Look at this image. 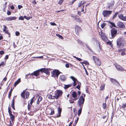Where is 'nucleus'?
Masks as SVG:
<instances>
[{
  "mask_svg": "<svg viewBox=\"0 0 126 126\" xmlns=\"http://www.w3.org/2000/svg\"><path fill=\"white\" fill-rule=\"evenodd\" d=\"M124 46L123 41L121 39L119 38L117 41V46L118 48H122Z\"/></svg>",
  "mask_w": 126,
  "mask_h": 126,
  "instance_id": "1",
  "label": "nucleus"
},
{
  "mask_svg": "<svg viewBox=\"0 0 126 126\" xmlns=\"http://www.w3.org/2000/svg\"><path fill=\"white\" fill-rule=\"evenodd\" d=\"M85 100L84 98L82 97H80L78 101V105L79 107H82Z\"/></svg>",
  "mask_w": 126,
  "mask_h": 126,
  "instance_id": "2",
  "label": "nucleus"
},
{
  "mask_svg": "<svg viewBox=\"0 0 126 126\" xmlns=\"http://www.w3.org/2000/svg\"><path fill=\"white\" fill-rule=\"evenodd\" d=\"M29 92L28 91L26 92L25 91H24L21 93V95L23 98H27L29 97Z\"/></svg>",
  "mask_w": 126,
  "mask_h": 126,
  "instance_id": "3",
  "label": "nucleus"
},
{
  "mask_svg": "<svg viewBox=\"0 0 126 126\" xmlns=\"http://www.w3.org/2000/svg\"><path fill=\"white\" fill-rule=\"evenodd\" d=\"M61 73L59 70H53L52 73V77L58 78L59 74Z\"/></svg>",
  "mask_w": 126,
  "mask_h": 126,
  "instance_id": "4",
  "label": "nucleus"
},
{
  "mask_svg": "<svg viewBox=\"0 0 126 126\" xmlns=\"http://www.w3.org/2000/svg\"><path fill=\"white\" fill-rule=\"evenodd\" d=\"M112 12L111 11L104 10L102 12V14L104 17H108L111 14Z\"/></svg>",
  "mask_w": 126,
  "mask_h": 126,
  "instance_id": "5",
  "label": "nucleus"
},
{
  "mask_svg": "<svg viewBox=\"0 0 126 126\" xmlns=\"http://www.w3.org/2000/svg\"><path fill=\"white\" fill-rule=\"evenodd\" d=\"M62 94L63 92L62 90H58L57 91L55 95L53 96V97H54V98L57 99Z\"/></svg>",
  "mask_w": 126,
  "mask_h": 126,
  "instance_id": "6",
  "label": "nucleus"
},
{
  "mask_svg": "<svg viewBox=\"0 0 126 126\" xmlns=\"http://www.w3.org/2000/svg\"><path fill=\"white\" fill-rule=\"evenodd\" d=\"M93 58L96 64L99 66H100L101 65V62L100 60L97 57L93 56Z\"/></svg>",
  "mask_w": 126,
  "mask_h": 126,
  "instance_id": "7",
  "label": "nucleus"
},
{
  "mask_svg": "<svg viewBox=\"0 0 126 126\" xmlns=\"http://www.w3.org/2000/svg\"><path fill=\"white\" fill-rule=\"evenodd\" d=\"M16 18V17L15 16L9 17L5 18L4 20L7 21H10L13 20H15Z\"/></svg>",
  "mask_w": 126,
  "mask_h": 126,
  "instance_id": "8",
  "label": "nucleus"
},
{
  "mask_svg": "<svg viewBox=\"0 0 126 126\" xmlns=\"http://www.w3.org/2000/svg\"><path fill=\"white\" fill-rule=\"evenodd\" d=\"M111 34L112 38H114L117 32V31L114 29L111 30Z\"/></svg>",
  "mask_w": 126,
  "mask_h": 126,
  "instance_id": "9",
  "label": "nucleus"
},
{
  "mask_svg": "<svg viewBox=\"0 0 126 126\" xmlns=\"http://www.w3.org/2000/svg\"><path fill=\"white\" fill-rule=\"evenodd\" d=\"M115 65L117 69L119 71H123L124 70V68L119 65L115 64Z\"/></svg>",
  "mask_w": 126,
  "mask_h": 126,
  "instance_id": "10",
  "label": "nucleus"
},
{
  "mask_svg": "<svg viewBox=\"0 0 126 126\" xmlns=\"http://www.w3.org/2000/svg\"><path fill=\"white\" fill-rule=\"evenodd\" d=\"M40 70L42 72L45 73L47 74H49L50 73L49 71L47 69L41 68L40 69Z\"/></svg>",
  "mask_w": 126,
  "mask_h": 126,
  "instance_id": "11",
  "label": "nucleus"
},
{
  "mask_svg": "<svg viewBox=\"0 0 126 126\" xmlns=\"http://www.w3.org/2000/svg\"><path fill=\"white\" fill-rule=\"evenodd\" d=\"M117 24L118 26L120 28H124L125 27L124 24L122 22L119 21L117 23Z\"/></svg>",
  "mask_w": 126,
  "mask_h": 126,
  "instance_id": "12",
  "label": "nucleus"
},
{
  "mask_svg": "<svg viewBox=\"0 0 126 126\" xmlns=\"http://www.w3.org/2000/svg\"><path fill=\"white\" fill-rule=\"evenodd\" d=\"M72 97L74 98V100H76L78 98L79 96L77 97V93L75 92H73L72 94Z\"/></svg>",
  "mask_w": 126,
  "mask_h": 126,
  "instance_id": "13",
  "label": "nucleus"
},
{
  "mask_svg": "<svg viewBox=\"0 0 126 126\" xmlns=\"http://www.w3.org/2000/svg\"><path fill=\"white\" fill-rule=\"evenodd\" d=\"M119 18L124 21H126V16H124L122 14H120L118 15Z\"/></svg>",
  "mask_w": 126,
  "mask_h": 126,
  "instance_id": "14",
  "label": "nucleus"
},
{
  "mask_svg": "<svg viewBox=\"0 0 126 126\" xmlns=\"http://www.w3.org/2000/svg\"><path fill=\"white\" fill-rule=\"evenodd\" d=\"M39 71H40V70H36L31 74V75H34L35 76H38L39 75Z\"/></svg>",
  "mask_w": 126,
  "mask_h": 126,
  "instance_id": "15",
  "label": "nucleus"
},
{
  "mask_svg": "<svg viewBox=\"0 0 126 126\" xmlns=\"http://www.w3.org/2000/svg\"><path fill=\"white\" fill-rule=\"evenodd\" d=\"M60 78L62 81H65L66 79V77L64 75H61L60 77Z\"/></svg>",
  "mask_w": 126,
  "mask_h": 126,
  "instance_id": "16",
  "label": "nucleus"
},
{
  "mask_svg": "<svg viewBox=\"0 0 126 126\" xmlns=\"http://www.w3.org/2000/svg\"><path fill=\"white\" fill-rule=\"evenodd\" d=\"M9 115L10 116V119H11L12 123H13L14 120L15 118V116L14 115H13L12 114H9Z\"/></svg>",
  "mask_w": 126,
  "mask_h": 126,
  "instance_id": "17",
  "label": "nucleus"
},
{
  "mask_svg": "<svg viewBox=\"0 0 126 126\" xmlns=\"http://www.w3.org/2000/svg\"><path fill=\"white\" fill-rule=\"evenodd\" d=\"M110 80L112 83L114 84H116L117 83H118L117 81L115 79H114L112 78H110Z\"/></svg>",
  "mask_w": 126,
  "mask_h": 126,
  "instance_id": "18",
  "label": "nucleus"
},
{
  "mask_svg": "<svg viewBox=\"0 0 126 126\" xmlns=\"http://www.w3.org/2000/svg\"><path fill=\"white\" fill-rule=\"evenodd\" d=\"M109 22L110 24V26L111 28H112L113 27H116L115 24L114 23L110 21H109Z\"/></svg>",
  "mask_w": 126,
  "mask_h": 126,
  "instance_id": "19",
  "label": "nucleus"
},
{
  "mask_svg": "<svg viewBox=\"0 0 126 126\" xmlns=\"http://www.w3.org/2000/svg\"><path fill=\"white\" fill-rule=\"evenodd\" d=\"M81 29V28L78 25L75 26V30L76 31L78 32L80 31Z\"/></svg>",
  "mask_w": 126,
  "mask_h": 126,
  "instance_id": "20",
  "label": "nucleus"
},
{
  "mask_svg": "<svg viewBox=\"0 0 126 126\" xmlns=\"http://www.w3.org/2000/svg\"><path fill=\"white\" fill-rule=\"evenodd\" d=\"M101 37L103 40H107V37L104 33H101Z\"/></svg>",
  "mask_w": 126,
  "mask_h": 126,
  "instance_id": "21",
  "label": "nucleus"
},
{
  "mask_svg": "<svg viewBox=\"0 0 126 126\" xmlns=\"http://www.w3.org/2000/svg\"><path fill=\"white\" fill-rule=\"evenodd\" d=\"M58 115H57L56 116L57 117H60L61 116V114L62 111V109H61L58 108Z\"/></svg>",
  "mask_w": 126,
  "mask_h": 126,
  "instance_id": "22",
  "label": "nucleus"
},
{
  "mask_svg": "<svg viewBox=\"0 0 126 126\" xmlns=\"http://www.w3.org/2000/svg\"><path fill=\"white\" fill-rule=\"evenodd\" d=\"M82 107H79V109L78 110V115L79 116L81 113L82 111Z\"/></svg>",
  "mask_w": 126,
  "mask_h": 126,
  "instance_id": "23",
  "label": "nucleus"
},
{
  "mask_svg": "<svg viewBox=\"0 0 126 126\" xmlns=\"http://www.w3.org/2000/svg\"><path fill=\"white\" fill-rule=\"evenodd\" d=\"M20 79L19 78L14 83V86H16L20 82Z\"/></svg>",
  "mask_w": 126,
  "mask_h": 126,
  "instance_id": "24",
  "label": "nucleus"
},
{
  "mask_svg": "<svg viewBox=\"0 0 126 126\" xmlns=\"http://www.w3.org/2000/svg\"><path fill=\"white\" fill-rule=\"evenodd\" d=\"M72 85V84L68 85H65L64 87V88L65 89H67L69 87H70Z\"/></svg>",
  "mask_w": 126,
  "mask_h": 126,
  "instance_id": "25",
  "label": "nucleus"
},
{
  "mask_svg": "<svg viewBox=\"0 0 126 126\" xmlns=\"http://www.w3.org/2000/svg\"><path fill=\"white\" fill-rule=\"evenodd\" d=\"M105 86V84L104 83L101 84V85L100 87V89L101 90H103L104 89Z\"/></svg>",
  "mask_w": 126,
  "mask_h": 126,
  "instance_id": "26",
  "label": "nucleus"
},
{
  "mask_svg": "<svg viewBox=\"0 0 126 126\" xmlns=\"http://www.w3.org/2000/svg\"><path fill=\"white\" fill-rule=\"evenodd\" d=\"M80 63L82 65H83V64H85L86 65H88L89 64V63L87 61H85L83 62H80Z\"/></svg>",
  "mask_w": 126,
  "mask_h": 126,
  "instance_id": "27",
  "label": "nucleus"
},
{
  "mask_svg": "<svg viewBox=\"0 0 126 126\" xmlns=\"http://www.w3.org/2000/svg\"><path fill=\"white\" fill-rule=\"evenodd\" d=\"M70 78L71 79H72V80H73V82H75V81H77V79L76 78H75V77H73V76H71L70 77Z\"/></svg>",
  "mask_w": 126,
  "mask_h": 126,
  "instance_id": "28",
  "label": "nucleus"
},
{
  "mask_svg": "<svg viewBox=\"0 0 126 126\" xmlns=\"http://www.w3.org/2000/svg\"><path fill=\"white\" fill-rule=\"evenodd\" d=\"M70 78L71 79H72V80H73V82H75V81H77V79L76 78H75V77H73V76H71L70 77Z\"/></svg>",
  "mask_w": 126,
  "mask_h": 126,
  "instance_id": "29",
  "label": "nucleus"
},
{
  "mask_svg": "<svg viewBox=\"0 0 126 126\" xmlns=\"http://www.w3.org/2000/svg\"><path fill=\"white\" fill-rule=\"evenodd\" d=\"M76 21L77 22L79 23L81 22H82V20L80 18H77Z\"/></svg>",
  "mask_w": 126,
  "mask_h": 126,
  "instance_id": "30",
  "label": "nucleus"
},
{
  "mask_svg": "<svg viewBox=\"0 0 126 126\" xmlns=\"http://www.w3.org/2000/svg\"><path fill=\"white\" fill-rule=\"evenodd\" d=\"M12 91H13V90L12 89V88H11L10 90V91L9 92V94H8V97L9 98H10V97L11 96L12 93Z\"/></svg>",
  "mask_w": 126,
  "mask_h": 126,
  "instance_id": "31",
  "label": "nucleus"
},
{
  "mask_svg": "<svg viewBox=\"0 0 126 126\" xmlns=\"http://www.w3.org/2000/svg\"><path fill=\"white\" fill-rule=\"evenodd\" d=\"M106 25V23H103L101 24V27L102 29H103L105 27Z\"/></svg>",
  "mask_w": 126,
  "mask_h": 126,
  "instance_id": "32",
  "label": "nucleus"
},
{
  "mask_svg": "<svg viewBox=\"0 0 126 126\" xmlns=\"http://www.w3.org/2000/svg\"><path fill=\"white\" fill-rule=\"evenodd\" d=\"M83 68L84 69L85 71V73H86V74L87 75H88V73L87 70L86 69V68H85V67H84V65H83Z\"/></svg>",
  "mask_w": 126,
  "mask_h": 126,
  "instance_id": "33",
  "label": "nucleus"
},
{
  "mask_svg": "<svg viewBox=\"0 0 126 126\" xmlns=\"http://www.w3.org/2000/svg\"><path fill=\"white\" fill-rule=\"evenodd\" d=\"M114 5V4L113 3H111L110 4V5L108 6V8H111L112 9V7L113 6V5Z\"/></svg>",
  "mask_w": 126,
  "mask_h": 126,
  "instance_id": "34",
  "label": "nucleus"
},
{
  "mask_svg": "<svg viewBox=\"0 0 126 126\" xmlns=\"http://www.w3.org/2000/svg\"><path fill=\"white\" fill-rule=\"evenodd\" d=\"M56 35L57 36L59 37V38H61L62 39H63V38L61 35H60L59 34H56Z\"/></svg>",
  "mask_w": 126,
  "mask_h": 126,
  "instance_id": "35",
  "label": "nucleus"
},
{
  "mask_svg": "<svg viewBox=\"0 0 126 126\" xmlns=\"http://www.w3.org/2000/svg\"><path fill=\"white\" fill-rule=\"evenodd\" d=\"M73 57L74 58L77 59L78 60H79V61H81L82 60V59L80 58H78L77 57H76L75 56H73Z\"/></svg>",
  "mask_w": 126,
  "mask_h": 126,
  "instance_id": "36",
  "label": "nucleus"
},
{
  "mask_svg": "<svg viewBox=\"0 0 126 126\" xmlns=\"http://www.w3.org/2000/svg\"><path fill=\"white\" fill-rule=\"evenodd\" d=\"M32 58H39L43 59V56H39V57H32Z\"/></svg>",
  "mask_w": 126,
  "mask_h": 126,
  "instance_id": "37",
  "label": "nucleus"
},
{
  "mask_svg": "<svg viewBox=\"0 0 126 126\" xmlns=\"http://www.w3.org/2000/svg\"><path fill=\"white\" fill-rule=\"evenodd\" d=\"M8 112L9 114H12V111H11L10 108L9 107L8 108Z\"/></svg>",
  "mask_w": 126,
  "mask_h": 126,
  "instance_id": "38",
  "label": "nucleus"
},
{
  "mask_svg": "<svg viewBox=\"0 0 126 126\" xmlns=\"http://www.w3.org/2000/svg\"><path fill=\"white\" fill-rule=\"evenodd\" d=\"M18 19L19 20H23L24 19L23 17L22 16H20L19 17Z\"/></svg>",
  "mask_w": 126,
  "mask_h": 126,
  "instance_id": "39",
  "label": "nucleus"
},
{
  "mask_svg": "<svg viewBox=\"0 0 126 126\" xmlns=\"http://www.w3.org/2000/svg\"><path fill=\"white\" fill-rule=\"evenodd\" d=\"M106 105L105 103H103V104L102 107L104 109H105L106 108Z\"/></svg>",
  "mask_w": 126,
  "mask_h": 126,
  "instance_id": "40",
  "label": "nucleus"
},
{
  "mask_svg": "<svg viewBox=\"0 0 126 126\" xmlns=\"http://www.w3.org/2000/svg\"><path fill=\"white\" fill-rule=\"evenodd\" d=\"M118 13H116L113 16V19L116 17L117 16V14Z\"/></svg>",
  "mask_w": 126,
  "mask_h": 126,
  "instance_id": "41",
  "label": "nucleus"
},
{
  "mask_svg": "<svg viewBox=\"0 0 126 126\" xmlns=\"http://www.w3.org/2000/svg\"><path fill=\"white\" fill-rule=\"evenodd\" d=\"M30 75H31V74H29L26 75L25 76V78L26 79H28L30 77V76H29Z\"/></svg>",
  "mask_w": 126,
  "mask_h": 126,
  "instance_id": "42",
  "label": "nucleus"
},
{
  "mask_svg": "<svg viewBox=\"0 0 126 126\" xmlns=\"http://www.w3.org/2000/svg\"><path fill=\"white\" fill-rule=\"evenodd\" d=\"M50 24L52 26H56L57 25L55 24V23L53 22H50Z\"/></svg>",
  "mask_w": 126,
  "mask_h": 126,
  "instance_id": "43",
  "label": "nucleus"
},
{
  "mask_svg": "<svg viewBox=\"0 0 126 126\" xmlns=\"http://www.w3.org/2000/svg\"><path fill=\"white\" fill-rule=\"evenodd\" d=\"M51 112L50 114L51 115H53L54 114V110H52L51 109Z\"/></svg>",
  "mask_w": 126,
  "mask_h": 126,
  "instance_id": "44",
  "label": "nucleus"
},
{
  "mask_svg": "<svg viewBox=\"0 0 126 126\" xmlns=\"http://www.w3.org/2000/svg\"><path fill=\"white\" fill-rule=\"evenodd\" d=\"M16 35V36H18L19 35V32L18 31H16L15 32Z\"/></svg>",
  "mask_w": 126,
  "mask_h": 126,
  "instance_id": "45",
  "label": "nucleus"
},
{
  "mask_svg": "<svg viewBox=\"0 0 126 126\" xmlns=\"http://www.w3.org/2000/svg\"><path fill=\"white\" fill-rule=\"evenodd\" d=\"M33 98L34 97H33L32 98L30 102V104L31 105H32V103L33 102Z\"/></svg>",
  "mask_w": 126,
  "mask_h": 126,
  "instance_id": "46",
  "label": "nucleus"
},
{
  "mask_svg": "<svg viewBox=\"0 0 126 126\" xmlns=\"http://www.w3.org/2000/svg\"><path fill=\"white\" fill-rule=\"evenodd\" d=\"M63 0H60L58 2V4H61L63 2Z\"/></svg>",
  "mask_w": 126,
  "mask_h": 126,
  "instance_id": "47",
  "label": "nucleus"
},
{
  "mask_svg": "<svg viewBox=\"0 0 126 126\" xmlns=\"http://www.w3.org/2000/svg\"><path fill=\"white\" fill-rule=\"evenodd\" d=\"M7 29V27L6 26H4V29L3 30V31L4 32V31H6V29Z\"/></svg>",
  "mask_w": 126,
  "mask_h": 126,
  "instance_id": "48",
  "label": "nucleus"
},
{
  "mask_svg": "<svg viewBox=\"0 0 126 126\" xmlns=\"http://www.w3.org/2000/svg\"><path fill=\"white\" fill-rule=\"evenodd\" d=\"M86 46L88 49L90 51H92V49L90 48V47L87 45H86Z\"/></svg>",
  "mask_w": 126,
  "mask_h": 126,
  "instance_id": "49",
  "label": "nucleus"
},
{
  "mask_svg": "<svg viewBox=\"0 0 126 126\" xmlns=\"http://www.w3.org/2000/svg\"><path fill=\"white\" fill-rule=\"evenodd\" d=\"M78 42L79 43V44H81L82 45H83V42H82L80 40L78 39Z\"/></svg>",
  "mask_w": 126,
  "mask_h": 126,
  "instance_id": "50",
  "label": "nucleus"
},
{
  "mask_svg": "<svg viewBox=\"0 0 126 126\" xmlns=\"http://www.w3.org/2000/svg\"><path fill=\"white\" fill-rule=\"evenodd\" d=\"M126 106V103L122 104V107L123 108H125Z\"/></svg>",
  "mask_w": 126,
  "mask_h": 126,
  "instance_id": "51",
  "label": "nucleus"
},
{
  "mask_svg": "<svg viewBox=\"0 0 126 126\" xmlns=\"http://www.w3.org/2000/svg\"><path fill=\"white\" fill-rule=\"evenodd\" d=\"M82 1H81L79 2V4L78 5V6L79 7H81V5H82Z\"/></svg>",
  "mask_w": 126,
  "mask_h": 126,
  "instance_id": "52",
  "label": "nucleus"
},
{
  "mask_svg": "<svg viewBox=\"0 0 126 126\" xmlns=\"http://www.w3.org/2000/svg\"><path fill=\"white\" fill-rule=\"evenodd\" d=\"M18 9H20L22 7V5H18Z\"/></svg>",
  "mask_w": 126,
  "mask_h": 126,
  "instance_id": "53",
  "label": "nucleus"
},
{
  "mask_svg": "<svg viewBox=\"0 0 126 126\" xmlns=\"http://www.w3.org/2000/svg\"><path fill=\"white\" fill-rule=\"evenodd\" d=\"M23 17H24V18H25L26 19H28V20L29 19H30V18H29V17H28L26 16H23Z\"/></svg>",
  "mask_w": 126,
  "mask_h": 126,
  "instance_id": "54",
  "label": "nucleus"
},
{
  "mask_svg": "<svg viewBox=\"0 0 126 126\" xmlns=\"http://www.w3.org/2000/svg\"><path fill=\"white\" fill-rule=\"evenodd\" d=\"M42 100V98L41 96H39V98L38 99V101H41Z\"/></svg>",
  "mask_w": 126,
  "mask_h": 126,
  "instance_id": "55",
  "label": "nucleus"
},
{
  "mask_svg": "<svg viewBox=\"0 0 126 126\" xmlns=\"http://www.w3.org/2000/svg\"><path fill=\"white\" fill-rule=\"evenodd\" d=\"M4 52L3 51H0V54L1 55H2L4 54Z\"/></svg>",
  "mask_w": 126,
  "mask_h": 126,
  "instance_id": "56",
  "label": "nucleus"
},
{
  "mask_svg": "<svg viewBox=\"0 0 126 126\" xmlns=\"http://www.w3.org/2000/svg\"><path fill=\"white\" fill-rule=\"evenodd\" d=\"M76 88L79 90L80 88V86L79 85H78L76 86Z\"/></svg>",
  "mask_w": 126,
  "mask_h": 126,
  "instance_id": "57",
  "label": "nucleus"
},
{
  "mask_svg": "<svg viewBox=\"0 0 126 126\" xmlns=\"http://www.w3.org/2000/svg\"><path fill=\"white\" fill-rule=\"evenodd\" d=\"M7 14L8 15H10L11 14V12L10 11H8L7 12Z\"/></svg>",
  "mask_w": 126,
  "mask_h": 126,
  "instance_id": "58",
  "label": "nucleus"
},
{
  "mask_svg": "<svg viewBox=\"0 0 126 126\" xmlns=\"http://www.w3.org/2000/svg\"><path fill=\"white\" fill-rule=\"evenodd\" d=\"M71 17L74 20H76V19H77V18H76V17L75 16H71Z\"/></svg>",
  "mask_w": 126,
  "mask_h": 126,
  "instance_id": "59",
  "label": "nucleus"
},
{
  "mask_svg": "<svg viewBox=\"0 0 126 126\" xmlns=\"http://www.w3.org/2000/svg\"><path fill=\"white\" fill-rule=\"evenodd\" d=\"M14 101H15V100L13 99L12 101V103L11 104L12 105H14Z\"/></svg>",
  "mask_w": 126,
  "mask_h": 126,
  "instance_id": "60",
  "label": "nucleus"
},
{
  "mask_svg": "<svg viewBox=\"0 0 126 126\" xmlns=\"http://www.w3.org/2000/svg\"><path fill=\"white\" fill-rule=\"evenodd\" d=\"M126 53L124 51H122V53H121V54L122 55H125Z\"/></svg>",
  "mask_w": 126,
  "mask_h": 126,
  "instance_id": "61",
  "label": "nucleus"
},
{
  "mask_svg": "<svg viewBox=\"0 0 126 126\" xmlns=\"http://www.w3.org/2000/svg\"><path fill=\"white\" fill-rule=\"evenodd\" d=\"M5 32V33L6 34H9V35H10V34L8 32V30H6L4 32Z\"/></svg>",
  "mask_w": 126,
  "mask_h": 126,
  "instance_id": "62",
  "label": "nucleus"
},
{
  "mask_svg": "<svg viewBox=\"0 0 126 126\" xmlns=\"http://www.w3.org/2000/svg\"><path fill=\"white\" fill-rule=\"evenodd\" d=\"M85 94H82V95L80 97H83L84 98V97H85Z\"/></svg>",
  "mask_w": 126,
  "mask_h": 126,
  "instance_id": "63",
  "label": "nucleus"
},
{
  "mask_svg": "<svg viewBox=\"0 0 126 126\" xmlns=\"http://www.w3.org/2000/svg\"><path fill=\"white\" fill-rule=\"evenodd\" d=\"M4 63L3 62H2L1 63H0V67L2 65H4Z\"/></svg>",
  "mask_w": 126,
  "mask_h": 126,
  "instance_id": "64",
  "label": "nucleus"
}]
</instances>
